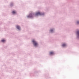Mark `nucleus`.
I'll return each instance as SVG.
<instances>
[{
    "label": "nucleus",
    "instance_id": "obj_5",
    "mask_svg": "<svg viewBox=\"0 0 79 79\" xmlns=\"http://www.w3.org/2000/svg\"><path fill=\"white\" fill-rule=\"evenodd\" d=\"M16 27L17 29H19V30L20 29V27H19V26H17Z\"/></svg>",
    "mask_w": 79,
    "mask_h": 79
},
{
    "label": "nucleus",
    "instance_id": "obj_11",
    "mask_svg": "<svg viewBox=\"0 0 79 79\" xmlns=\"http://www.w3.org/2000/svg\"><path fill=\"white\" fill-rule=\"evenodd\" d=\"M77 24H79V21L77 22Z\"/></svg>",
    "mask_w": 79,
    "mask_h": 79
},
{
    "label": "nucleus",
    "instance_id": "obj_7",
    "mask_svg": "<svg viewBox=\"0 0 79 79\" xmlns=\"http://www.w3.org/2000/svg\"><path fill=\"white\" fill-rule=\"evenodd\" d=\"M66 46V44H64L62 45V47H65V46Z\"/></svg>",
    "mask_w": 79,
    "mask_h": 79
},
{
    "label": "nucleus",
    "instance_id": "obj_9",
    "mask_svg": "<svg viewBox=\"0 0 79 79\" xmlns=\"http://www.w3.org/2000/svg\"><path fill=\"white\" fill-rule=\"evenodd\" d=\"M77 35H79V31H77Z\"/></svg>",
    "mask_w": 79,
    "mask_h": 79
},
{
    "label": "nucleus",
    "instance_id": "obj_8",
    "mask_svg": "<svg viewBox=\"0 0 79 79\" xmlns=\"http://www.w3.org/2000/svg\"><path fill=\"white\" fill-rule=\"evenodd\" d=\"M1 42H5V40H1Z\"/></svg>",
    "mask_w": 79,
    "mask_h": 79
},
{
    "label": "nucleus",
    "instance_id": "obj_2",
    "mask_svg": "<svg viewBox=\"0 0 79 79\" xmlns=\"http://www.w3.org/2000/svg\"><path fill=\"white\" fill-rule=\"evenodd\" d=\"M39 15H42V14L40 12H37L35 14V16H39Z\"/></svg>",
    "mask_w": 79,
    "mask_h": 79
},
{
    "label": "nucleus",
    "instance_id": "obj_10",
    "mask_svg": "<svg viewBox=\"0 0 79 79\" xmlns=\"http://www.w3.org/2000/svg\"><path fill=\"white\" fill-rule=\"evenodd\" d=\"M50 31H51V32H52L53 31V30H52V29Z\"/></svg>",
    "mask_w": 79,
    "mask_h": 79
},
{
    "label": "nucleus",
    "instance_id": "obj_3",
    "mask_svg": "<svg viewBox=\"0 0 79 79\" xmlns=\"http://www.w3.org/2000/svg\"><path fill=\"white\" fill-rule=\"evenodd\" d=\"M50 54L51 55H54V52H50Z\"/></svg>",
    "mask_w": 79,
    "mask_h": 79
},
{
    "label": "nucleus",
    "instance_id": "obj_6",
    "mask_svg": "<svg viewBox=\"0 0 79 79\" xmlns=\"http://www.w3.org/2000/svg\"><path fill=\"white\" fill-rule=\"evenodd\" d=\"M12 13L13 14H15V13H16V12L15 11H12Z\"/></svg>",
    "mask_w": 79,
    "mask_h": 79
},
{
    "label": "nucleus",
    "instance_id": "obj_4",
    "mask_svg": "<svg viewBox=\"0 0 79 79\" xmlns=\"http://www.w3.org/2000/svg\"><path fill=\"white\" fill-rule=\"evenodd\" d=\"M28 18H32V15H29V16H27Z\"/></svg>",
    "mask_w": 79,
    "mask_h": 79
},
{
    "label": "nucleus",
    "instance_id": "obj_1",
    "mask_svg": "<svg viewBox=\"0 0 79 79\" xmlns=\"http://www.w3.org/2000/svg\"><path fill=\"white\" fill-rule=\"evenodd\" d=\"M32 42L33 43V45L35 46V47H37V46H38V43L35 40H33Z\"/></svg>",
    "mask_w": 79,
    "mask_h": 79
}]
</instances>
